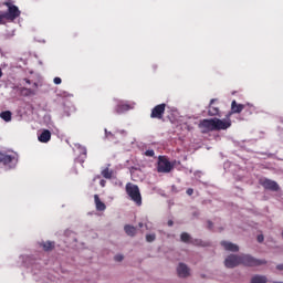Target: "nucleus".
I'll list each match as a JSON object with an SVG mask.
<instances>
[{"label":"nucleus","mask_w":283,"mask_h":283,"mask_svg":"<svg viewBox=\"0 0 283 283\" xmlns=\"http://www.w3.org/2000/svg\"><path fill=\"white\" fill-rule=\"evenodd\" d=\"M14 160V156L8 155L6 153H0V163L4 165H10Z\"/></svg>","instance_id":"nucleus-16"},{"label":"nucleus","mask_w":283,"mask_h":283,"mask_svg":"<svg viewBox=\"0 0 283 283\" xmlns=\"http://www.w3.org/2000/svg\"><path fill=\"white\" fill-rule=\"evenodd\" d=\"M240 262L243 266H262V264H266V260L255 259L249 254H241Z\"/></svg>","instance_id":"nucleus-4"},{"label":"nucleus","mask_w":283,"mask_h":283,"mask_svg":"<svg viewBox=\"0 0 283 283\" xmlns=\"http://www.w3.org/2000/svg\"><path fill=\"white\" fill-rule=\"evenodd\" d=\"M180 240H181V242L189 243V242H191V235L187 232H182L180 234Z\"/></svg>","instance_id":"nucleus-23"},{"label":"nucleus","mask_w":283,"mask_h":283,"mask_svg":"<svg viewBox=\"0 0 283 283\" xmlns=\"http://www.w3.org/2000/svg\"><path fill=\"white\" fill-rule=\"evenodd\" d=\"M24 83H27L28 85L32 84V82L29 78H24Z\"/></svg>","instance_id":"nucleus-35"},{"label":"nucleus","mask_w":283,"mask_h":283,"mask_svg":"<svg viewBox=\"0 0 283 283\" xmlns=\"http://www.w3.org/2000/svg\"><path fill=\"white\" fill-rule=\"evenodd\" d=\"M113 174H114V171L109 170V167L102 170V176H103V178H106V180H112Z\"/></svg>","instance_id":"nucleus-21"},{"label":"nucleus","mask_w":283,"mask_h":283,"mask_svg":"<svg viewBox=\"0 0 283 283\" xmlns=\"http://www.w3.org/2000/svg\"><path fill=\"white\" fill-rule=\"evenodd\" d=\"M132 109V106L127 103H118L115 107L116 114H125V112H129Z\"/></svg>","instance_id":"nucleus-13"},{"label":"nucleus","mask_w":283,"mask_h":283,"mask_svg":"<svg viewBox=\"0 0 283 283\" xmlns=\"http://www.w3.org/2000/svg\"><path fill=\"white\" fill-rule=\"evenodd\" d=\"M138 227H139V229H143V227H144L143 222H139Z\"/></svg>","instance_id":"nucleus-39"},{"label":"nucleus","mask_w":283,"mask_h":283,"mask_svg":"<svg viewBox=\"0 0 283 283\" xmlns=\"http://www.w3.org/2000/svg\"><path fill=\"white\" fill-rule=\"evenodd\" d=\"M240 255L230 254L224 260V265L227 269H235V266H240Z\"/></svg>","instance_id":"nucleus-8"},{"label":"nucleus","mask_w":283,"mask_h":283,"mask_svg":"<svg viewBox=\"0 0 283 283\" xmlns=\"http://www.w3.org/2000/svg\"><path fill=\"white\" fill-rule=\"evenodd\" d=\"M105 134H106V138H109V136H114V134H112V132H107V129H105Z\"/></svg>","instance_id":"nucleus-31"},{"label":"nucleus","mask_w":283,"mask_h":283,"mask_svg":"<svg viewBox=\"0 0 283 283\" xmlns=\"http://www.w3.org/2000/svg\"><path fill=\"white\" fill-rule=\"evenodd\" d=\"M175 164L169 161L167 156L160 155L157 159V172L158 174H171L174 171Z\"/></svg>","instance_id":"nucleus-3"},{"label":"nucleus","mask_w":283,"mask_h":283,"mask_svg":"<svg viewBox=\"0 0 283 283\" xmlns=\"http://www.w3.org/2000/svg\"><path fill=\"white\" fill-rule=\"evenodd\" d=\"M177 273L179 277H189V268L185 263H179Z\"/></svg>","instance_id":"nucleus-12"},{"label":"nucleus","mask_w":283,"mask_h":283,"mask_svg":"<svg viewBox=\"0 0 283 283\" xmlns=\"http://www.w3.org/2000/svg\"><path fill=\"white\" fill-rule=\"evenodd\" d=\"M155 154L156 153L154 151V149H148L145 151V156H148L149 158H154Z\"/></svg>","instance_id":"nucleus-25"},{"label":"nucleus","mask_w":283,"mask_h":283,"mask_svg":"<svg viewBox=\"0 0 283 283\" xmlns=\"http://www.w3.org/2000/svg\"><path fill=\"white\" fill-rule=\"evenodd\" d=\"M260 185H262V187L269 191H280V185H277L274 180L261 179Z\"/></svg>","instance_id":"nucleus-9"},{"label":"nucleus","mask_w":283,"mask_h":283,"mask_svg":"<svg viewBox=\"0 0 283 283\" xmlns=\"http://www.w3.org/2000/svg\"><path fill=\"white\" fill-rule=\"evenodd\" d=\"M168 227H174V221L172 220L168 221Z\"/></svg>","instance_id":"nucleus-36"},{"label":"nucleus","mask_w":283,"mask_h":283,"mask_svg":"<svg viewBox=\"0 0 283 283\" xmlns=\"http://www.w3.org/2000/svg\"><path fill=\"white\" fill-rule=\"evenodd\" d=\"M94 200L97 211H105V209H107V206H105V203L101 201V197H98V195H94Z\"/></svg>","instance_id":"nucleus-17"},{"label":"nucleus","mask_w":283,"mask_h":283,"mask_svg":"<svg viewBox=\"0 0 283 283\" xmlns=\"http://www.w3.org/2000/svg\"><path fill=\"white\" fill-rule=\"evenodd\" d=\"M201 134H209L210 132H222L231 127V119L210 118L201 119L198 125Z\"/></svg>","instance_id":"nucleus-1"},{"label":"nucleus","mask_w":283,"mask_h":283,"mask_svg":"<svg viewBox=\"0 0 283 283\" xmlns=\"http://www.w3.org/2000/svg\"><path fill=\"white\" fill-rule=\"evenodd\" d=\"M115 262H123V260H125V256H123V254H117L114 256Z\"/></svg>","instance_id":"nucleus-26"},{"label":"nucleus","mask_w":283,"mask_h":283,"mask_svg":"<svg viewBox=\"0 0 283 283\" xmlns=\"http://www.w3.org/2000/svg\"><path fill=\"white\" fill-rule=\"evenodd\" d=\"M41 247L43 248L44 251H52L54 249V242L52 241L42 242Z\"/></svg>","instance_id":"nucleus-20"},{"label":"nucleus","mask_w":283,"mask_h":283,"mask_svg":"<svg viewBox=\"0 0 283 283\" xmlns=\"http://www.w3.org/2000/svg\"><path fill=\"white\" fill-rule=\"evenodd\" d=\"M167 107V104H158L156 105L150 113V118H157L158 120H161V118L165 116V109Z\"/></svg>","instance_id":"nucleus-7"},{"label":"nucleus","mask_w":283,"mask_h":283,"mask_svg":"<svg viewBox=\"0 0 283 283\" xmlns=\"http://www.w3.org/2000/svg\"><path fill=\"white\" fill-rule=\"evenodd\" d=\"M19 17H21V10L17 6L10 7L7 12L2 13V19H7V21H14Z\"/></svg>","instance_id":"nucleus-5"},{"label":"nucleus","mask_w":283,"mask_h":283,"mask_svg":"<svg viewBox=\"0 0 283 283\" xmlns=\"http://www.w3.org/2000/svg\"><path fill=\"white\" fill-rule=\"evenodd\" d=\"M208 229H213V222L212 221H208Z\"/></svg>","instance_id":"nucleus-33"},{"label":"nucleus","mask_w":283,"mask_h":283,"mask_svg":"<svg viewBox=\"0 0 283 283\" xmlns=\"http://www.w3.org/2000/svg\"><path fill=\"white\" fill-rule=\"evenodd\" d=\"M213 103H216V99H211L209 107H208V116H220V108L213 106Z\"/></svg>","instance_id":"nucleus-15"},{"label":"nucleus","mask_w":283,"mask_h":283,"mask_svg":"<svg viewBox=\"0 0 283 283\" xmlns=\"http://www.w3.org/2000/svg\"><path fill=\"white\" fill-rule=\"evenodd\" d=\"M38 92H39V84L36 82L33 83L32 88H28V87L20 88L21 96H36Z\"/></svg>","instance_id":"nucleus-10"},{"label":"nucleus","mask_w":283,"mask_h":283,"mask_svg":"<svg viewBox=\"0 0 283 283\" xmlns=\"http://www.w3.org/2000/svg\"><path fill=\"white\" fill-rule=\"evenodd\" d=\"M1 23H3V15L2 14H0V25H1Z\"/></svg>","instance_id":"nucleus-37"},{"label":"nucleus","mask_w":283,"mask_h":283,"mask_svg":"<svg viewBox=\"0 0 283 283\" xmlns=\"http://www.w3.org/2000/svg\"><path fill=\"white\" fill-rule=\"evenodd\" d=\"M3 76V70L0 67V78Z\"/></svg>","instance_id":"nucleus-38"},{"label":"nucleus","mask_w":283,"mask_h":283,"mask_svg":"<svg viewBox=\"0 0 283 283\" xmlns=\"http://www.w3.org/2000/svg\"><path fill=\"white\" fill-rule=\"evenodd\" d=\"M99 185H101V187H105V185H107V181H105V179H102V180L99 181Z\"/></svg>","instance_id":"nucleus-32"},{"label":"nucleus","mask_w":283,"mask_h":283,"mask_svg":"<svg viewBox=\"0 0 283 283\" xmlns=\"http://www.w3.org/2000/svg\"><path fill=\"white\" fill-rule=\"evenodd\" d=\"M126 193L137 207L143 205V196H140V188L137 185L132 182L126 184Z\"/></svg>","instance_id":"nucleus-2"},{"label":"nucleus","mask_w":283,"mask_h":283,"mask_svg":"<svg viewBox=\"0 0 283 283\" xmlns=\"http://www.w3.org/2000/svg\"><path fill=\"white\" fill-rule=\"evenodd\" d=\"M4 6L8 8V10H10V8H14V4H12L11 0H8L7 2H4Z\"/></svg>","instance_id":"nucleus-27"},{"label":"nucleus","mask_w":283,"mask_h":283,"mask_svg":"<svg viewBox=\"0 0 283 283\" xmlns=\"http://www.w3.org/2000/svg\"><path fill=\"white\" fill-rule=\"evenodd\" d=\"M52 133L49 129H44L38 137L40 143H50Z\"/></svg>","instance_id":"nucleus-14"},{"label":"nucleus","mask_w":283,"mask_h":283,"mask_svg":"<svg viewBox=\"0 0 283 283\" xmlns=\"http://www.w3.org/2000/svg\"><path fill=\"white\" fill-rule=\"evenodd\" d=\"M244 107H245V105L238 104V102L235 99H233L231 103V112H229L226 115V118H223V120H231V116H233V114H241L242 111L244 109Z\"/></svg>","instance_id":"nucleus-6"},{"label":"nucleus","mask_w":283,"mask_h":283,"mask_svg":"<svg viewBox=\"0 0 283 283\" xmlns=\"http://www.w3.org/2000/svg\"><path fill=\"white\" fill-rule=\"evenodd\" d=\"M251 283H266V276L255 275L252 277Z\"/></svg>","instance_id":"nucleus-22"},{"label":"nucleus","mask_w":283,"mask_h":283,"mask_svg":"<svg viewBox=\"0 0 283 283\" xmlns=\"http://www.w3.org/2000/svg\"><path fill=\"white\" fill-rule=\"evenodd\" d=\"M186 193H187L188 196H193V188H188L187 191H186Z\"/></svg>","instance_id":"nucleus-30"},{"label":"nucleus","mask_w":283,"mask_h":283,"mask_svg":"<svg viewBox=\"0 0 283 283\" xmlns=\"http://www.w3.org/2000/svg\"><path fill=\"white\" fill-rule=\"evenodd\" d=\"M156 240V234H147L146 235V242H154Z\"/></svg>","instance_id":"nucleus-24"},{"label":"nucleus","mask_w":283,"mask_h":283,"mask_svg":"<svg viewBox=\"0 0 283 283\" xmlns=\"http://www.w3.org/2000/svg\"><path fill=\"white\" fill-rule=\"evenodd\" d=\"M277 271H283V264L276 265Z\"/></svg>","instance_id":"nucleus-34"},{"label":"nucleus","mask_w":283,"mask_h":283,"mask_svg":"<svg viewBox=\"0 0 283 283\" xmlns=\"http://www.w3.org/2000/svg\"><path fill=\"white\" fill-rule=\"evenodd\" d=\"M221 247H223L226 251H231L232 253H238V251H240V247H238V244L229 241H221Z\"/></svg>","instance_id":"nucleus-11"},{"label":"nucleus","mask_w":283,"mask_h":283,"mask_svg":"<svg viewBox=\"0 0 283 283\" xmlns=\"http://www.w3.org/2000/svg\"><path fill=\"white\" fill-rule=\"evenodd\" d=\"M258 242L262 243L264 242V235L263 234H259L256 238Z\"/></svg>","instance_id":"nucleus-29"},{"label":"nucleus","mask_w":283,"mask_h":283,"mask_svg":"<svg viewBox=\"0 0 283 283\" xmlns=\"http://www.w3.org/2000/svg\"><path fill=\"white\" fill-rule=\"evenodd\" d=\"M0 118H2V120H4L6 123H10V120H12V112L10 111L1 112Z\"/></svg>","instance_id":"nucleus-19"},{"label":"nucleus","mask_w":283,"mask_h":283,"mask_svg":"<svg viewBox=\"0 0 283 283\" xmlns=\"http://www.w3.org/2000/svg\"><path fill=\"white\" fill-rule=\"evenodd\" d=\"M53 83L55 85H61V83H63V80H61V77H54Z\"/></svg>","instance_id":"nucleus-28"},{"label":"nucleus","mask_w":283,"mask_h":283,"mask_svg":"<svg viewBox=\"0 0 283 283\" xmlns=\"http://www.w3.org/2000/svg\"><path fill=\"white\" fill-rule=\"evenodd\" d=\"M124 231L126 234H128L130 238H134V235H136V227L130 226V224H126L124 227Z\"/></svg>","instance_id":"nucleus-18"}]
</instances>
